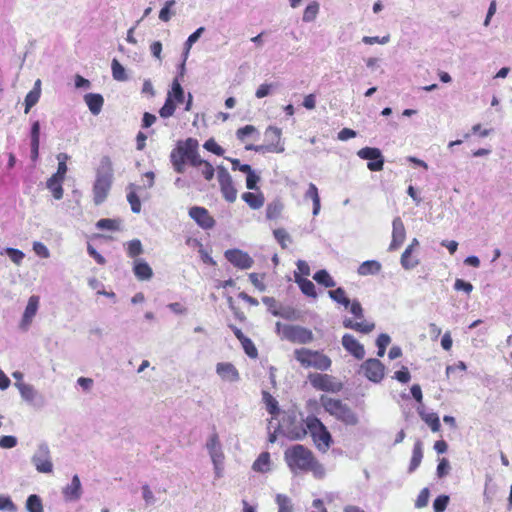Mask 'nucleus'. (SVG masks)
<instances>
[{
    "instance_id": "obj_46",
    "label": "nucleus",
    "mask_w": 512,
    "mask_h": 512,
    "mask_svg": "<svg viewBox=\"0 0 512 512\" xmlns=\"http://www.w3.org/2000/svg\"><path fill=\"white\" fill-rule=\"evenodd\" d=\"M96 228L101 230L117 231L120 229V221L109 218L100 219L96 223Z\"/></svg>"
},
{
    "instance_id": "obj_61",
    "label": "nucleus",
    "mask_w": 512,
    "mask_h": 512,
    "mask_svg": "<svg viewBox=\"0 0 512 512\" xmlns=\"http://www.w3.org/2000/svg\"><path fill=\"white\" fill-rule=\"evenodd\" d=\"M33 251L35 254L41 258H49L50 257V251L47 248L46 245H44L42 242L35 241L33 243Z\"/></svg>"
},
{
    "instance_id": "obj_16",
    "label": "nucleus",
    "mask_w": 512,
    "mask_h": 512,
    "mask_svg": "<svg viewBox=\"0 0 512 512\" xmlns=\"http://www.w3.org/2000/svg\"><path fill=\"white\" fill-rule=\"evenodd\" d=\"M189 216L202 228L211 229L215 220L204 207L194 206L189 209Z\"/></svg>"
},
{
    "instance_id": "obj_15",
    "label": "nucleus",
    "mask_w": 512,
    "mask_h": 512,
    "mask_svg": "<svg viewBox=\"0 0 512 512\" xmlns=\"http://www.w3.org/2000/svg\"><path fill=\"white\" fill-rule=\"evenodd\" d=\"M225 258L235 267L245 270L252 267L254 261L248 253L239 249L225 251Z\"/></svg>"
},
{
    "instance_id": "obj_56",
    "label": "nucleus",
    "mask_w": 512,
    "mask_h": 512,
    "mask_svg": "<svg viewBox=\"0 0 512 512\" xmlns=\"http://www.w3.org/2000/svg\"><path fill=\"white\" fill-rule=\"evenodd\" d=\"M0 511L16 512L17 506L9 496L0 494Z\"/></svg>"
},
{
    "instance_id": "obj_11",
    "label": "nucleus",
    "mask_w": 512,
    "mask_h": 512,
    "mask_svg": "<svg viewBox=\"0 0 512 512\" xmlns=\"http://www.w3.org/2000/svg\"><path fill=\"white\" fill-rule=\"evenodd\" d=\"M217 177L221 192L225 200L230 203L234 202L237 198V190L233 185L232 178L227 169L223 166H219L217 168Z\"/></svg>"
},
{
    "instance_id": "obj_24",
    "label": "nucleus",
    "mask_w": 512,
    "mask_h": 512,
    "mask_svg": "<svg viewBox=\"0 0 512 512\" xmlns=\"http://www.w3.org/2000/svg\"><path fill=\"white\" fill-rule=\"evenodd\" d=\"M133 272L139 280H149L153 276L152 268L143 259H137L134 261Z\"/></svg>"
},
{
    "instance_id": "obj_9",
    "label": "nucleus",
    "mask_w": 512,
    "mask_h": 512,
    "mask_svg": "<svg viewBox=\"0 0 512 512\" xmlns=\"http://www.w3.org/2000/svg\"><path fill=\"white\" fill-rule=\"evenodd\" d=\"M357 156L363 160H369L367 168L370 171L377 172L383 170L385 160L379 148L364 147L357 151Z\"/></svg>"
},
{
    "instance_id": "obj_10",
    "label": "nucleus",
    "mask_w": 512,
    "mask_h": 512,
    "mask_svg": "<svg viewBox=\"0 0 512 512\" xmlns=\"http://www.w3.org/2000/svg\"><path fill=\"white\" fill-rule=\"evenodd\" d=\"M384 372V365L375 358L367 359L360 366V373L374 383H379L383 379Z\"/></svg>"
},
{
    "instance_id": "obj_31",
    "label": "nucleus",
    "mask_w": 512,
    "mask_h": 512,
    "mask_svg": "<svg viewBox=\"0 0 512 512\" xmlns=\"http://www.w3.org/2000/svg\"><path fill=\"white\" fill-rule=\"evenodd\" d=\"M242 199L252 209H259L264 204V196L261 193L245 192L242 194Z\"/></svg>"
},
{
    "instance_id": "obj_14",
    "label": "nucleus",
    "mask_w": 512,
    "mask_h": 512,
    "mask_svg": "<svg viewBox=\"0 0 512 512\" xmlns=\"http://www.w3.org/2000/svg\"><path fill=\"white\" fill-rule=\"evenodd\" d=\"M40 304V298L37 295H32L29 297L26 308L22 315L21 321L19 323V328L22 331H27L31 326L34 317L37 314L38 308Z\"/></svg>"
},
{
    "instance_id": "obj_51",
    "label": "nucleus",
    "mask_w": 512,
    "mask_h": 512,
    "mask_svg": "<svg viewBox=\"0 0 512 512\" xmlns=\"http://www.w3.org/2000/svg\"><path fill=\"white\" fill-rule=\"evenodd\" d=\"M319 12V4L317 2H313L309 4L303 13V21L304 22H312L315 20L317 14Z\"/></svg>"
},
{
    "instance_id": "obj_58",
    "label": "nucleus",
    "mask_w": 512,
    "mask_h": 512,
    "mask_svg": "<svg viewBox=\"0 0 512 512\" xmlns=\"http://www.w3.org/2000/svg\"><path fill=\"white\" fill-rule=\"evenodd\" d=\"M448 495H440L433 502L434 512H444L448 503H449Z\"/></svg>"
},
{
    "instance_id": "obj_41",
    "label": "nucleus",
    "mask_w": 512,
    "mask_h": 512,
    "mask_svg": "<svg viewBox=\"0 0 512 512\" xmlns=\"http://www.w3.org/2000/svg\"><path fill=\"white\" fill-rule=\"evenodd\" d=\"M273 235L283 249H286L292 243L291 236L284 228L275 229Z\"/></svg>"
},
{
    "instance_id": "obj_8",
    "label": "nucleus",
    "mask_w": 512,
    "mask_h": 512,
    "mask_svg": "<svg viewBox=\"0 0 512 512\" xmlns=\"http://www.w3.org/2000/svg\"><path fill=\"white\" fill-rule=\"evenodd\" d=\"M31 463L38 473L50 474L53 472L51 450L46 442H41L36 446L31 456Z\"/></svg>"
},
{
    "instance_id": "obj_50",
    "label": "nucleus",
    "mask_w": 512,
    "mask_h": 512,
    "mask_svg": "<svg viewBox=\"0 0 512 512\" xmlns=\"http://www.w3.org/2000/svg\"><path fill=\"white\" fill-rule=\"evenodd\" d=\"M265 139H266L267 143L274 142L277 144H282L281 143V129L278 127L269 126L265 131Z\"/></svg>"
},
{
    "instance_id": "obj_1",
    "label": "nucleus",
    "mask_w": 512,
    "mask_h": 512,
    "mask_svg": "<svg viewBox=\"0 0 512 512\" xmlns=\"http://www.w3.org/2000/svg\"><path fill=\"white\" fill-rule=\"evenodd\" d=\"M284 461L293 475L311 472L316 478H323L325 468L313 452L302 444H295L284 451Z\"/></svg>"
},
{
    "instance_id": "obj_20",
    "label": "nucleus",
    "mask_w": 512,
    "mask_h": 512,
    "mask_svg": "<svg viewBox=\"0 0 512 512\" xmlns=\"http://www.w3.org/2000/svg\"><path fill=\"white\" fill-rule=\"evenodd\" d=\"M62 494L66 501H77L81 498L82 485L78 475L72 477L71 483L63 488Z\"/></svg>"
},
{
    "instance_id": "obj_12",
    "label": "nucleus",
    "mask_w": 512,
    "mask_h": 512,
    "mask_svg": "<svg viewBox=\"0 0 512 512\" xmlns=\"http://www.w3.org/2000/svg\"><path fill=\"white\" fill-rule=\"evenodd\" d=\"M23 401L33 406H42L44 404L43 395L29 383H15Z\"/></svg>"
},
{
    "instance_id": "obj_60",
    "label": "nucleus",
    "mask_w": 512,
    "mask_h": 512,
    "mask_svg": "<svg viewBox=\"0 0 512 512\" xmlns=\"http://www.w3.org/2000/svg\"><path fill=\"white\" fill-rule=\"evenodd\" d=\"M204 148L218 156H222L224 154V149L219 146L213 138L208 139L204 143Z\"/></svg>"
},
{
    "instance_id": "obj_35",
    "label": "nucleus",
    "mask_w": 512,
    "mask_h": 512,
    "mask_svg": "<svg viewBox=\"0 0 512 512\" xmlns=\"http://www.w3.org/2000/svg\"><path fill=\"white\" fill-rule=\"evenodd\" d=\"M307 433H309V431L306 427V421L292 428H289L286 431L287 437L292 440H301L307 435Z\"/></svg>"
},
{
    "instance_id": "obj_4",
    "label": "nucleus",
    "mask_w": 512,
    "mask_h": 512,
    "mask_svg": "<svg viewBox=\"0 0 512 512\" xmlns=\"http://www.w3.org/2000/svg\"><path fill=\"white\" fill-rule=\"evenodd\" d=\"M321 403L326 412L344 424L354 426L358 423L357 415L352 411L350 407L342 403V401L329 397H323L321 398Z\"/></svg>"
},
{
    "instance_id": "obj_5",
    "label": "nucleus",
    "mask_w": 512,
    "mask_h": 512,
    "mask_svg": "<svg viewBox=\"0 0 512 512\" xmlns=\"http://www.w3.org/2000/svg\"><path fill=\"white\" fill-rule=\"evenodd\" d=\"M294 357L303 367H313L321 371L328 370L332 363L331 359L325 354L306 348L296 349Z\"/></svg>"
},
{
    "instance_id": "obj_28",
    "label": "nucleus",
    "mask_w": 512,
    "mask_h": 512,
    "mask_svg": "<svg viewBox=\"0 0 512 512\" xmlns=\"http://www.w3.org/2000/svg\"><path fill=\"white\" fill-rule=\"evenodd\" d=\"M418 413L421 419L431 428L433 432L440 430V420L436 413L426 412L423 408H418Z\"/></svg>"
},
{
    "instance_id": "obj_2",
    "label": "nucleus",
    "mask_w": 512,
    "mask_h": 512,
    "mask_svg": "<svg viewBox=\"0 0 512 512\" xmlns=\"http://www.w3.org/2000/svg\"><path fill=\"white\" fill-rule=\"evenodd\" d=\"M113 179V166L110 157L104 156L100 160L93 185V200L96 205L105 201L111 189Z\"/></svg>"
},
{
    "instance_id": "obj_63",
    "label": "nucleus",
    "mask_w": 512,
    "mask_h": 512,
    "mask_svg": "<svg viewBox=\"0 0 512 512\" xmlns=\"http://www.w3.org/2000/svg\"><path fill=\"white\" fill-rule=\"evenodd\" d=\"M18 443V440L15 436L6 435L0 437V447L3 449H11L14 448Z\"/></svg>"
},
{
    "instance_id": "obj_25",
    "label": "nucleus",
    "mask_w": 512,
    "mask_h": 512,
    "mask_svg": "<svg viewBox=\"0 0 512 512\" xmlns=\"http://www.w3.org/2000/svg\"><path fill=\"white\" fill-rule=\"evenodd\" d=\"M382 269L380 262L376 260H367L360 264L357 269V273L360 276L376 275Z\"/></svg>"
},
{
    "instance_id": "obj_7",
    "label": "nucleus",
    "mask_w": 512,
    "mask_h": 512,
    "mask_svg": "<svg viewBox=\"0 0 512 512\" xmlns=\"http://www.w3.org/2000/svg\"><path fill=\"white\" fill-rule=\"evenodd\" d=\"M350 312L354 315V317L360 321H353L351 318L345 317L343 319V326L347 329H352L357 332H361L364 334H368L372 332L375 328V324L373 322H368L364 320V310L358 300H353L349 305Z\"/></svg>"
},
{
    "instance_id": "obj_6",
    "label": "nucleus",
    "mask_w": 512,
    "mask_h": 512,
    "mask_svg": "<svg viewBox=\"0 0 512 512\" xmlns=\"http://www.w3.org/2000/svg\"><path fill=\"white\" fill-rule=\"evenodd\" d=\"M306 427L317 449L321 452H326L332 443L331 434L326 426L318 418L308 416L306 418Z\"/></svg>"
},
{
    "instance_id": "obj_49",
    "label": "nucleus",
    "mask_w": 512,
    "mask_h": 512,
    "mask_svg": "<svg viewBox=\"0 0 512 512\" xmlns=\"http://www.w3.org/2000/svg\"><path fill=\"white\" fill-rule=\"evenodd\" d=\"M176 0H165L163 8L159 12V19L163 22H168L175 12L171 8L175 5Z\"/></svg>"
},
{
    "instance_id": "obj_13",
    "label": "nucleus",
    "mask_w": 512,
    "mask_h": 512,
    "mask_svg": "<svg viewBox=\"0 0 512 512\" xmlns=\"http://www.w3.org/2000/svg\"><path fill=\"white\" fill-rule=\"evenodd\" d=\"M198 141L194 138H188L185 141H180V149L183 150V154L189 163L198 167L201 166L203 160L198 153Z\"/></svg>"
},
{
    "instance_id": "obj_44",
    "label": "nucleus",
    "mask_w": 512,
    "mask_h": 512,
    "mask_svg": "<svg viewBox=\"0 0 512 512\" xmlns=\"http://www.w3.org/2000/svg\"><path fill=\"white\" fill-rule=\"evenodd\" d=\"M275 501L278 505V512H293L291 499L284 494H277Z\"/></svg>"
},
{
    "instance_id": "obj_36",
    "label": "nucleus",
    "mask_w": 512,
    "mask_h": 512,
    "mask_svg": "<svg viewBox=\"0 0 512 512\" xmlns=\"http://www.w3.org/2000/svg\"><path fill=\"white\" fill-rule=\"evenodd\" d=\"M136 188L135 184H130L128 187L129 192L127 194V201L129 202L133 213H139L141 211V202L136 194Z\"/></svg>"
},
{
    "instance_id": "obj_45",
    "label": "nucleus",
    "mask_w": 512,
    "mask_h": 512,
    "mask_svg": "<svg viewBox=\"0 0 512 512\" xmlns=\"http://www.w3.org/2000/svg\"><path fill=\"white\" fill-rule=\"evenodd\" d=\"M127 255L135 258L143 253L142 243L139 239H133L126 243Z\"/></svg>"
},
{
    "instance_id": "obj_32",
    "label": "nucleus",
    "mask_w": 512,
    "mask_h": 512,
    "mask_svg": "<svg viewBox=\"0 0 512 512\" xmlns=\"http://www.w3.org/2000/svg\"><path fill=\"white\" fill-rule=\"evenodd\" d=\"M310 382L313 387L327 391L331 387V376L327 374H316L314 376H310Z\"/></svg>"
},
{
    "instance_id": "obj_27",
    "label": "nucleus",
    "mask_w": 512,
    "mask_h": 512,
    "mask_svg": "<svg viewBox=\"0 0 512 512\" xmlns=\"http://www.w3.org/2000/svg\"><path fill=\"white\" fill-rule=\"evenodd\" d=\"M255 472L267 473L271 470V458L268 452H262L252 464Z\"/></svg>"
},
{
    "instance_id": "obj_59",
    "label": "nucleus",
    "mask_w": 512,
    "mask_h": 512,
    "mask_svg": "<svg viewBox=\"0 0 512 512\" xmlns=\"http://www.w3.org/2000/svg\"><path fill=\"white\" fill-rule=\"evenodd\" d=\"M40 122L38 120L32 122L30 130V144L40 145Z\"/></svg>"
},
{
    "instance_id": "obj_19",
    "label": "nucleus",
    "mask_w": 512,
    "mask_h": 512,
    "mask_svg": "<svg viewBox=\"0 0 512 512\" xmlns=\"http://www.w3.org/2000/svg\"><path fill=\"white\" fill-rule=\"evenodd\" d=\"M206 449L210 455L212 462L217 463L221 459H224L222 445L220 443L219 436L216 432H213L207 439Z\"/></svg>"
},
{
    "instance_id": "obj_17",
    "label": "nucleus",
    "mask_w": 512,
    "mask_h": 512,
    "mask_svg": "<svg viewBox=\"0 0 512 512\" xmlns=\"http://www.w3.org/2000/svg\"><path fill=\"white\" fill-rule=\"evenodd\" d=\"M406 238V230L400 217H395L392 222V240L389 245V251L397 250Z\"/></svg>"
},
{
    "instance_id": "obj_62",
    "label": "nucleus",
    "mask_w": 512,
    "mask_h": 512,
    "mask_svg": "<svg viewBox=\"0 0 512 512\" xmlns=\"http://www.w3.org/2000/svg\"><path fill=\"white\" fill-rule=\"evenodd\" d=\"M242 346H243V349L245 351V353L251 357V358H256L258 353H257V349L255 347V345L253 344V342L251 341V339H249L248 337L246 339H244L242 342H241Z\"/></svg>"
},
{
    "instance_id": "obj_47",
    "label": "nucleus",
    "mask_w": 512,
    "mask_h": 512,
    "mask_svg": "<svg viewBox=\"0 0 512 512\" xmlns=\"http://www.w3.org/2000/svg\"><path fill=\"white\" fill-rule=\"evenodd\" d=\"M284 150L285 148L283 144H277L274 142L255 146V152L259 153H282Z\"/></svg>"
},
{
    "instance_id": "obj_26",
    "label": "nucleus",
    "mask_w": 512,
    "mask_h": 512,
    "mask_svg": "<svg viewBox=\"0 0 512 512\" xmlns=\"http://www.w3.org/2000/svg\"><path fill=\"white\" fill-rule=\"evenodd\" d=\"M294 278L295 282L298 284L303 294L313 298L317 297L315 285L313 284L312 281H310L307 278L301 277L297 272H294Z\"/></svg>"
},
{
    "instance_id": "obj_37",
    "label": "nucleus",
    "mask_w": 512,
    "mask_h": 512,
    "mask_svg": "<svg viewBox=\"0 0 512 512\" xmlns=\"http://www.w3.org/2000/svg\"><path fill=\"white\" fill-rule=\"evenodd\" d=\"M283 210V204L279 200L270 202L266 207V217L275 220L280 217Z\"/></svg>"
},
{
    "instance_id": "obj_33",
    "label": "nucleus",
    "mask_w": 512,
    "mask_h": 512,
    "mask_svg": "<svg viewBox=\"0 0 512 512\" xmlns=\"http://www.w3.org/2000/svg\"><path fill=\"white\" fill-rule=\"evenodd\" d=\"M272 315L281 317L286 320H297L299 319V313L290 306H279L278 309L271 310Z\"/></svg>"
},
{
    "instance_id": "obj_48",
    "label": "nucleus",
    "mask_w": 512,
    "mask_h": 512,
    "mask_svg": "<svg viewBox=\"0 0 512 512\" xmlns=\"http://www.w3.org/2000/svg\"><path fill=\"white\" fill-rule=\"evenodd\" d=\"M176 110V104L173 102L171 95L167 94L166 100L162 108L159 110V114L162 118L171 117Z\"/></svg>"
},
{
    "instance_id": "obj_22",
    "label": "nucleus",
    "mask_w": 512,
    "mask_h": 512,
    "mask_svg": "<svg viewBox=\"0 0 512 512\" xmlns=\"http://www.w3.org/2000/svg\"><path fill=\"white\" fill-rule=\"evenodd\" d=\"M418 245H419L418 240L416 238H414V239H412L411 243L408 245V247L402 253L400 262L404 269L411 270L419 264V261L417 259L411 257V254H412L414 248L417 247Z\"/></svg>"
},
{
    "instance_id": "obj_54",
    "label": "nucleus",
    "mask_w": 512,
    "mask_h": 512,
    "mask_svg": "<svg viewBox=\"0 0 512 512\" xmlns=\"http://www.w3.org/2000/svg\"><path fill=\"white\" fill-rule=\"evenodd\" d=\"M40 94L37 93V91H30L28 92V94L26 95L25 97V100H24V104H25V110L24 112L27 114L30 109L35 106L39 99H40Z\"/></svg>"
},
{
    "instance_id": "obj_23",
    "label": "nucleus",
    "mask_w": 512,
    "mask_h": 512,
    "mask_svg": "<svg viewBox=\"0 0 512 512\" xmlns=\"http://www.w3.org/2000/svg\"><path fill=\"white\" fill-rule=\"evenodd\" d=\"M84 101L93 115L96 116L101 112L104 104V98L101 94L88 93L84 96Z\"/></svg>"
},
{
    "instance_id": "obj_40",
    "label": "nucleus",
    "mask_w": 512,
    "mask_h": 512,
    "mask_svg": "<svg viewBox=\"0 0 512 512\" xmlns=\"http://www.w3.org/2000/svg\"><path fill=\"white\" fill-rule=\"evenodd\" d=\"M26 510L28 512H44L41 498L36 495H30L26 500Z\"/></svg>"
},
{
    "instance_id": "obj_21",
    "label": "nucleus",
    "mask_w": 512,
    "mask_h": 512,
    "mask_svg": "<svg viewBox=\"0 0 512 512\" xmlns=\"http://www.w3.org/2000/svg\"><path fill=\"white\" fill-rule=\"evenodd\" d=\"M216 373L219 377L228 382H236L239 380V373L235 366L228 362L218 363L216 365Z\"/></svg>"
},
{
    "instance_id": "obj_55",
    "label": "nucleus",
    "mask_w": 512,
    "mask_h": 512,
    "mask_svg": "<svg viewBox=\"0 0 512 512\" xmlns=\"http://www.w3.org/2000/svg\"><path fill=\"white\" fill-rule=\"evenodd\" d=\"M142 498L146 506H151L156 503V497L148 484H144L141 487Z\"/></svg>"
},
{
    "instance_id": "obj_3",
    "label": "nucleus",
    "mask_w": 512,
    "mask_h": 512,
    "mask_svg": "<svg viewBox=\"0 0 512 512\" xmlns=\"http://www.w3.org/2000/svg\"><path fill=\"white\" fill-rule=\"evenodd\" d=\"M275 329L277 335L282 340H287L295 344H309L314 339L312 331L300 325H289L277 322Z\"/></svg>"
},
{
    "instance_id": "obj_38",
    "label": "nucleus",
    "mask_w": 512,
    "mask_h": 512,
    "mask_svg": "<svg viewBox=\"0 0 512 512\" xmlns=\"http://www.w3.org/2000/svg\"><path fill=\"white\" fill-rule=\"evenodd\" d=\"M168 95H171L174 103L176 102L180 104L184 101V90L178 79L173 80L171 90L168 92Z\"/></svg>"
},
{
    "instance_id": "obj_43",
    "label": "nucleus",
    "mask_w": 512,
    "mask_h": 512,
    "mask_svg": "<svg viewBox=\"0 0 512 512\" xmlns=\"http://www.w3.org/2000/svg\"><path fill=\"white\" fill-rule=\"evenodd\" d=\"M69 159V156L66 153H59L57 155L58 160V167L56 173H54L52 176H55L57 178L65 179V175L67 173V165L66 162Z\"/></svg>"
},
{
    "instance_id": "obj_52",
    "label": "nucleus",
    "mask_w": 512,
    "mask_h": 512,
    "mask_svg": "<svg viewBox=\"0 0 512 512\" xmlns=\"http://www.w3.org/2000/svg\"><path fill=\"white\" fill-rule=\"evenodd\" d=\"M205 28L204 27H199L195 32H193L189 37L188 39L186 40L185 42V59H187L188 57V54H189V51L191 49V47L193 46L194 43H196L198 41V39L200 38V36L202 35V33L204 32Z\"/></svg>"
},
{
    "instance_id": "obj_53",
    "label": "nucleus",
    "mask_w": 512,
    "mask_h": 512,
    "mask_svg": "<svg viewBox=\"0 0 512 512\" xmlns=\"http://www.w3.org/2000/svg\"><path fill=\"white\" fill-rule=\"evenodd\" d=\"M391 338L388 334L382 333L378 336L376 340V345L378 347L377 355L379 357H383L386 351L387 346L390 344Z\"/></svg>"
},
{
    "instance_id": "obj_30",
    "label": "nucleus",
    "mask_w": 512,
    "mask_h": 512,
    "mask_svg": "<svg viewBox=\"0 0 512 512\" xmlns=\"http://www.w3.org/2000/svg\"><path fill=\"white\" fill-rule=\"evenodd\" d=\"M63 182L64 179L57 178L55 176H51L47 180L46 186L52 192L53 197L57 200H60L63 197Z\"/></svg>"
},
{
    "instance_id": "obj_29",
    "label": "nucleus",
    "mask_w": 512,
    "mask_h": 512,
    "mask_svg": "<svg viewBox=\"0 0 512 512\" xmlns=\"http://www.w3.org/2000/svg\"><path fill=\"white\" fill-rule=\"evenodd\" d=\"M422 458H423L422 442L420 440H417L414 444L413 451H412V457H411L410 464L408 467L409 473L414 472L419 467V465L421 464Z\"/></svg>"
},
{
    "instance_id": "obj_34",
    "label": "nucleus",
    "mask_w": 512,
    "mask_h": 512,
    "mask_svg": "<svg viewBox=\"0 0 512 512\" xmlns=\"http://www.w3.org/2000/svg\"><path fill=\"white\" fill-rule=\"evenodd\" d=\"M329 297L335 301L336 303L343 305L345 308H348L352 303L350 299L346 296V292L343 288L339 287L335 290H330L328 292Z\"/></svg>"
},
{
    "instance_id": "obj_42",
    "label": "nucleus",
    "mask_w": 512,
    "mask_h": 512,
    "mask_svg": "<svg viewBox=\"0 0 512 512\" xmlns=\"http://www.w3.org/2000/svg\"><path fill=\"white\" fill-rule=\"evenodd\" d=\"M313 279L317 283L328 288L334 287L336 285L335 281L326 270H319L318 272H316L313 276Z\"/></svg>"
},
{
    "instance_id": "obj_39",
    "label": "nucleus",
    "mask_w": 512,
    "mask_h": 512,
    "mask_svg": "<svg viewBox=\"0 0 512 512\" xmlns=\"http://www.w3.org/2000/svg\"><path fill=\"white\" fill-rule=\"evenodd\" d=\"M112 76L116 81H126L128 79L126 70L122 64L117 60L113 59L111 63Z\"/></svg>"
},
{
    "instance_id": "obj_64",
    "label": "nucleus",
    "mask_w": 512,
    "mask_h": 512,
    "mask_svg": "<svg viewBox=\"0 0 512 512\" xmlns=\"http://www.w3.org/2000/svg\"><path fill=\"white\" fill-rule=\"evenodd\" d=\"M263 399L269 413L272 415L275 414L278 411L277 401L267 392L263 393Z\"/></svg>"
},
{
    "instance_id": "obj_57",
    "label": "nucleus",
    "mask_w": 512,
    "mask_h": 512,
    "mask_svg": "<svg viewBox=\"0 0 512 512\" xmlns=\"http://www.w3.org/2000/svg\"><path fill=\"white\" fill-rule=\"evenodd\" d=\"M4 251L11 261L17 265H20L25 257L22 251L15 248H6Z\"/></svg>"
},
{
    "instance_id": "obj_18",
    "label": "nucleus",
    "mask_w": 512,
    "mask_h": 512,
    "mask_svg": "<svg viewBox=\"0 0 512 512\" xmlns=\"http://www.w3.org/2000/svg\"><path fill=\"white\" fill-rule=\"evenodd\" d=\"M342 346L356 359L361 360L365 356L364 346L351 334H344L342 337Z\"/></svg>"
}]
</instances>
